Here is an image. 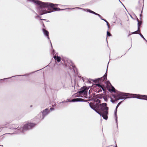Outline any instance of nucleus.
<instances>
[{
    "instance_id": "obj_1",
    "label": "nucleus",
    "mask_w": 147,
    "mask_h": 147,
    "mask_svg": "<svg viewBox=\"0 0 147 147\" xmlns=\"http://www.w3.org/2000/svg\"><path fill=\"white\" fill-rule=\"evenodd\" d=\"M30 2L35 4L41 9L45 8H52V9H61L60 8H64L66 6L61 5L53 4L50 2H42L39 0H27Z\"/></svg>"
},
{
    "instance_id": "obj_2",
    "label": "nucleus",
    "mask_w": 147,
    "mask_h": 147,
    "mask_svg": "<svg viewBox=\"0 0 147 147\" xmlns=\"http://www.w3.org/2000/svg\"><path fill=\"white\" fill-rule=\"evenodd\" d=\"M90 107L92 108L97 113L100 115V116L101 115L104 119L106 120L107 119V114L108 113V108L107 107V104L106 103H103L102 104H100L99 106V107L100 108L101 110L103 111L101 113L97 111L96 109L92 107L91 106Z\"/></svg>"
},
{
    "instance_id": "obj_3",
    "label": "nucleus",
    "mask_w": 147,
    "mask_h": 147,
    "mask_svg": "<svg viewBox=\"0 0 147 147\" xmlns=\"http://www.w3.org/2000/svg\"><path fill=\"white\" fill-rule=\"evenodd\" d=\"M130 97L136 98L141 99H145L147 100V96L131 94Z\"/></svg>"
},
{
    "instance_id": "obj_4",
    "label": "nucleus",
    "mask_w": 147,
    "mask_h": 147,
    "mask_svg": "<svg viewBox=\"0 0 147 147\" xmlns=\"http://www.w3.org/2000/svg\"><path fill=\"white\" fill-rule=\"evenodd\" d=\"M88 89L85 87H83L79 91L78 93L80 94L83 95L86 98H88Z\"/></svg>"
},
{
    "instance_id": "obj_5",
    "label": "nucleus",
    "mask_w": 147,
    "mask_h": 147,
    "mask_svg": "<svg viewBox=\"0 0 147 147\" xmlns=\"http://www.w3.org/2000/svg\"><path fill=\"white\" fill-rule=\"evenodd\" d=\"M127 94L125 93H119L117 96L118 97L117 99H115L116 100L119 99H125L126 98L124 97V96H126Z\"/></svg>"
},
{
    "instance_id": "obj_6",
    "label": "nucleus",
    "mask_w": 147,
    "mask_h": 147,
    "mask_svg": "<svg viewBox=\"0 0 147 147\" xmlns=\"http://www.w3.org/2000/svg\"><path fill=\"white\" fill-rule=\"evenodd\" d=\"M94 87L96 89H98L99 91H102V89L103 90H104L102 86L99 84H96L95 85Z\"/></svg>"
},
{
    "instance_id": "obj_7",
    "label": "nucleus",
    "mask_w": 147,
    "mask_h": 147,
    "mask_svg": "<svg viewBox=\"0 0 147 147\" xmlns=\"http://www.w3.org/2000/svg\"><path fill=\"white\" fill-rule=\"evenodd\" d=\"M34 124L33 123H29L24 125V128L25 129H29L31 128L32 126H33Z\"/></svg>"
},
{
    "instance_id": "obj_8",
    "label": "nucleus",
    "mask_w": 147,
    "mask_h": 147,
    "mask_svg": "<svg viewBox=\"0 0 147 147\" xmlns=\"http://www.w3.org/2000/svg\"><path fill=\"white\" fill-rule=\"evenodd\" d=\"M83 100V99L81 98H75L72 100V102H77V101H81Z\"/></svg>"
},
{
    "instance_id": "obj_9",
    "label": "nucleus",
    "mask_w": 147,
    "mask_h": 147,
    "mask_svg": "<svg viewBox=\"0 0 147 147\" xmlns=\"http://www.w3.org/2000/svg\"><path fill=\"white\" fill-rule=\"evenodd\" d=\"M43 31L44 34L45 35H46L47 36L48 38L49 39V32L45 29L43 30Z\"/></svg>"
},
{
    "instance_id": "obj_10",
    "label": "nucleus",
    "mask_w": 147,
    "mask_h": 147,
    "mask_svg": "<svg viewBox=\"0 0 147 147\" xmlns=\"http://www.w3.org/2000/svg\"><path fill=\"white\" fill-rule=\"evenodd\" d=\"M87 11L89 12L90 13H93L94 14H96V15H98L101 18V19H102L101 17L100 16L99 14H96V13H95L94 12L91 11L90 10H87Z\"/></svg>"
},
{
    "instance_id": "obj_11",
    "label": "nucleus",
    "mask_w": 147,
    "mask_h": 147,
    "mask_svg": "<svg viewBox=\"0 0 147 147\" xmlns=\"http://www.w3.org/2000/svg\"><path fill=\"white\" fill-rule=\"evenodd\" d=\"M87 11L89 12L90 13H93L94 14H96V15H98L101 18V19H102L101 17L100 16L99 14H96V13H95L94 12L91 11L90 10H87Z\"/></svg>"
},
{
    "instance_id": "obj_12",
    "label": "nucleus",
    "mask_w": 147,
    "mask_h": 147,
    "mask_svg": "<svg viewBox=\"0 0 147 147\" xmlns=\"http://www.w3.org/2000/svg\"><path fill=\"white\" fill-rule=\"evenodd\" d=\"M54 58L56 60H57L58 62H59L61 60L60 57H58V56H55Z\"/></svg>"
},
{
    "instance_id": "obj_13",
    "label": "nucleus",
    "mask_w": 147,
    "mask_h": 147,
    "mask_svg": "<svg viewBox=\"0 0 147 147\" xmlns=\"http://www.w3.org/2000/svg\"><path fill=\"white\" fill-rule=\"evenodd\" d=\"M76 8H77V9H82V8H80V7H75V8H65L64 9H75Z\"/></svg>"
},
{
    "instance_id": "obj_14",
    "label": "nucleus",
    "mask_w": 147,
    "mask_h": 147,
    "mask_svg": "<svg viewBox=\"0 0 147 147\" xmlns=\"http://www.w3.org/2000/svg\"><path fill=\"white\" fill-rule=\"evenodd\" d=\"M120 102L118 104V105H117V106L116 107V111L115 112V116L116 118V119H117V114H116V112H117V107H118L119 105H120Z\"/></svg>"
},
{
    "instance_id": "obj_15",
    "label": "nucleus",
    "mask_w": 147,
    "mask_h": 147,
    "mask_svg": "<svg viewBox=\"0 0 147 147\" xmlns=\"http://www.w3.org/2000/svg\"><path fill=\"white\" fill-rule=\"evenodd\" d=\"M109 90L110 91H112L113 92L115 91V88L113 87H111L109 89Z\"/></svg>"
},
{
    "instance_id": "obj_16",
    "label": "nucleus",
    "mask_w": 147,
    "mask_h": 147,
    "mask_svg": "<svg viewBox=\"0 0 147 147\" xmlns=\"http://www.w3.org/2000/svg\"><path fill=\"white\" fill-rule=\"evenodd\" d=\"M101 20H104L105 22H106V23H107V26H108V28H109V23L106 20H104V19H101Z\"/></svg>"
},
{
    "instance_id": "obj_17",
    "label": "nucleus",
    "mask_w": 147,
    "mask_h": 147,
    "mask_svg": "<svg viewBox=\"0 0 147 147\" xmlns=\"http://www.w3.org/2000/svg\"><path fill=\"white\" fill-rule=\"evenodd\" d=\"M53 11H47L46 12L43 13L41 14V15L42 14H43L45 13H50V12H53Z\"/></svg>"
},
{
    "instance_id": "obj_18",
    "label": "nucleus",
    "mask_w": 147,
    "mask_h": 147,
    "mask_svg": "<svg viewBox=\"0 0 147 147\" xmlns=\"http://www.w3.org/2000/svg\"><path fill=\"white\" fill-rule=\"evenodd\" d=\"M107 36H111V34L108 31H107Z\"/></svg>"
},
{
    "instance_id": "obj_19",
    "label": "nucleus",
    "mask_w": 147,
    "mask_h": 147,
    "mask_svg": "<svg viewBox=\"0 0 147 147\" xmlns=\"http://www.w3.org/2000/svg\"><path fill=\"white\" fill-rule=\"evenodd\" d=\"M140 36H141V37H142L144 40H145L147 42L146 40L145 39V38L142 35V34H141V33H140Z\"/></svg>"
},
{
    "instance_id": "obj_20",
    "label": "nucleus",
    "mask_w": 147,
    "mask_h": 147,
    "mask_svg": "<svg viewBox=\"0 0 147 147\" xmlns=\"http://www.w3.org/2000/svg\"><path fill=\"white\" fill-rule=\"evenodd\" d=\"M140 24H139V23L138 22V30L139 29V27Z\"/></svg>"
},
{
    "instance_id": "obj_21",
    "label": "nucleus",
    "mask_w": 147,
    "mask_h": 147,
    "mask_svg": "<svg viewBox=\"0 0 147 147\" xmlns=\"http://www.w3.org/2000/svg\"><path fill=\"white\" fill-rule=\"evenodd\" d=\"M139 34V33L137 31H135L132 33V34Z\"/></svg>"
},
{
    "instance_id": "obj_22",
    "label": "nucleus",
    "mask_w": 147,
    "mask_h": 147,
    "mask_svg": "<svg viewBox=\"0 0 147 147\" xmlns=\"http://www.w3.org/2000/svg\"><path fill=\"white\" fill-rule=\"evenodd\" d=\"M104 79L105 80V79H107V75H105L104 76Z\"/></svg>"
},
{
    "instance_id": "obj_23",
    "label": "nucleus",
    "mask_w": 147,
    "mask_h": 147,
    "mask_svg": "<svg viewBox=\"0 0 147 147\" xmlns=\"http://www.w3.org/2000/svg\"><path fill=\"white\" fill-rule=\"evenodd\" d=\"M48 110V109H45V112H47V111Z\"/></svg>"
},
{
    "instance_id": "obj_24",
    "label": "nucleus",
    "mask_w": 147,
    "mask_h": 147,
    "mask_svg": "<svg viewBox=\"0 0 147 147\" xmlns=\"http://www.w3.org/2000/svg\"><path fill=\"white\" fill-rule=\"evenodd\" d=\"M0 147H3V146L2 145L0 146Z\"/></svg>"
},
{
    "instance_id": "obj_25",
    "label": "nucleus",
    "mask_w": 147,
    "mask_h": 147,
    "mask_svg": "<svg viewBox=\"0 0 147 147\" xmlns=\"http://www.w3.org/2000/svg\"><path fill=\"white\" fill-rule=\"evenodd\" d=\"M50 110H53V108H50Z\"/></svg>"
},
{
    "instance_id": "obj_26",
    "label": "nucleus",
    "mask_w": 147,
    "mask_h": 147,
    "mask_svg": "<svg viewBox=\"0 0 147 147\" xmlns=\"http://www.w3.org/2000/svg\"><path fill=\"white\" fill-rule=\"evenodd\" d=\"M112 102H113V101H112Z\"/></svg>"
},
{
    "instance_id": "obj_27",
    "label": "nucleus",
    "mask_w": 147,
    "mask_h": 147,
    "mask_svg": "<svg viewBox=\"0 0 147 147\" xmlns=\"http://www.w3.org/2000/svg\"><path fill=\"white\" fill-rule=\"evenodd\" d=\"M125 7V9H126V8H125V7Z\"/></svg>"
},
{
    "instance_id": "obj_28",
    "label": "nucleus",
    "mask_w": 147,
    "mask_h": 147,
    "mask_svg": "<svg viewBox=\"0 0 147 147\" xmlns=\"http://www.w3.org/2000/svg\"><path fill=\"white\" fill-rule=\"evenodd\" d=\"M116 147H117V146H116Z\"/></svg>"
}]
</instances>
